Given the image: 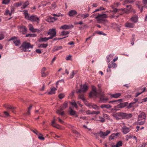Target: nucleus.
Returning a JSON list of instances; mask_svg holds the SVG:
<instances>
[{
	"label": "nucleus",
	"mask_w": 147,
	"mask_h": 147,
	"mask_svg": "<svg viewBox=\"0 0 147 147\" xmlns=\"http://www.w3.org/2000/svg\"><path fill=\"white\" fill-rule=\"evenodd\" d=\"M99 97L100 101L101 103H106L109 100L107 97H105L104 94H102L98 92L96 88L92 86V98L93 97Z\"/></svg>",
	"instance_id": "1"
},
{
	"label": "nucleus",
	"mask_w": 147,
	"mask_h": 147,
	"mask_svg": "<svg viewBox=\"0 0 147 147\" xmlns=\"http://www.w3.org/2000/svg\"><path fill=\"white\" fill-rule=\"evenodd\" d=\"M23 11V14L26 19L32 22H36L37 23H39L40 18L38 17L36 15H32L30 16L28 13V11L27 10H24Z\"/></svg>",
	"instance_id": "2"
},
{
	"label": "nucleus",
	"mask_w": 147,
	"mask_h": 147,
	"mask_svg": "<svg viewBox=\"0 0 147 147\" xmlns=\"http://www.w3.org/2000/svg\"><path fill=\"white\" fill-rule=\"evenodd\" d=\"M33 46L31 45L30 43L24 42H23L22 45L20 47V48L22 51L25 52L27 51V50L29 48H32Z\"/></svg>",
	"instance_id": "3"
},
{
	"label": "nucleus",
	"mask_w": 147,
	"mask_h": 147,
	"mask_svg": "<svg viewBox=\"0 0 147 147\" xmlns=\"http://www.w3.org/2000/svg\"><path fill=\"white\" fill-rule=\"evenodd\" d=\"M107 17V15L106 14H99L98 13V15L95 17L94 18L98 19L99 21H105V19Z\"/></svg>",
	"instance_id": "4"
},
{
	"label": "nucleus",
	"mask_w": 147,
	"mask_h": 147,
	"mask_svg": "<svg viewBox=\"0 0 147 147\" xmlns=\"http://www.w3.org/2000/svg\"><path fill=\"white\" fill-rule=\"evenodd\" d=\"M88 89L87 86L86 84H84L83 86L82 87H81V88L76 90V92L77 93H80L81 92L84 93Z\"/></svg>",
	"instance_id": "5"
},
{
	"label": "nucleus",
	"mask_w": 147,
	"mask_h": 147,
	"mask_svg": "<svg viewBox=\"0 0 147 147\" xmlns=\"http://www.w3.org/2000/svg\"><path fill=\"white\" fill-rule=\"evenodd\" d=\"M100 113V112L98 111H92V119L95 120L96 121H98V115Z\"/></svg>",
	"instance_id": "6"
},
{
	"label": "nucleus",
	"mask_w": 147,
	"mask_h": 147,
	"mask_svg": "<svg viewBox=\"0 0 147 147\" xmlns=\"http://www.w3.org/2000/svg\"><path fill=\"white\" fill-rule=\"evenodd\" d=\"M110 132V131L109 130H107L106 132H102V131H100L98 133L96 134V135L99 134L101 137L104 138L105 136H107Z\"/></svg>",
	"instance_id": "7"
},
{
	"label": "nucleus",
	"mask_w": 147,
	"mask_h": 147,
	"mask_svg": "<svg viewBox=\"0 0 147 147\" xmlns=\"http://www.w3.org/2000/svg\"><path fill=\"white\" fill-rule=\"evenodd\" d=\"M13 40V42L14 43L15 45L17 46L19 45L20 44V41L19 40H17L16 38L14 36L11 38L9 41Z\"/></svg>",
	"instance_id": "8"
},
{
	"label": "nucleus",
	"mask_w": 147,
	"mask_h": 147,
	"mask_svg": "<svg viewBox=\"0 0 147 147\" xmlns=\"http://www.w3.org/2000/svg\"><path fill=\"white\" fill-rule=\"evenodd\" d=\"M89 14L87 13H85L84 14L79 13L76 16V17L80 19H84L88 17Z\"/></svg>",
	"instance_id": "9"
},
{
	"label": "nucleus",
	"mask_w": 147,
	"mask_h": 147,
	"mask_svg": "<svg viewBox=\"0 0 147 147\" xmlns=\"http://www.w3.org/2000/svg\"><path fill=\"white\" fill-rule=\"evenodd\" d=\"M73 27L74 26L72 25H68L65 24L63 26H61L59 28V29H60L66 30L69 29L71 28H73Z\"/></svg>",
	"instance_id": "10"
},
{
	"label": "nucleus",
	"mask_w": 147,
	"mask_h": 147,
	"mask_svg": "<svg viewBox=\"0 0 147 147\" xmlns=\"http://www.w3.org/2000/svg\"><path fill=\"white\" fill-rule=\"evenodd\" d=\"M47 34L49 35L53 36L54 37L56 35V29L55 28L50 29Z\"/></svg>",
	"instance_id": "11"
},
{
	"label": "nucleus",
	"mask_w": 147,
	"mask_h": 147,
	"mask_svg": "<svg viewBox=\"0 0 147 147\" xmlns=\"http://www.w3.org/2000/svg\"><path fill=\"white\" fill-rule=\"evenodd\" d=\"M19 31L22 34H25L26 32L27 29L24 26H21L18 28Z\"/></svg>",
	"instance_id": "12"
},
{
	"label": "nucleus",
	"mask_w": 147,
	"mask_h": 147,
	"mask_svg": "<svg viewBox=\"0 0 147 147\" xmlns=\"http://www.w3.org/2000/svg\"><path fill=\"white\" fill-rule=\"evenodd\" d=\"M131 129L129 127H127L124 126L122 127V131L123 133L125 134L128 133L130 130Z\"/></svg>",
	"instance_id": "13"
},
{
	"label": "nucleus",
	"mask_w": 147,
	"mask_h": 147,
	"mask_svg": "<svg viewBox=\"0 0 147 147\" xmlns=\"http://www.w3.org/2000/svg\"><path fill=\"white\" fill-rule=\"evenodd\" d=\"M77 13V12L75 10H71L69 11L67 13L68 15L70 17H73Z\"/></svg>",
	"instance_id": "14"
},
{
	"label": "nucleus",
	"mask_w": 147,
	"mask_h": 147,
	"mask_svg": "<svg viewBox=\"0 0 147 147\" xmlns=\"http://www.w3.org/2000/svg\"><path fill=\"white\" fill-rule=\"evenodd\" d=\"M117 66V64L113 62V61H111L109 63L108 65V68H115Z\"/></svg>",
	"instance_id": "15"
},
{
	"label": "nucleus",
	"mask_w": 147,
	"mask_h": 147,
	"mask_svg": "<svg viewBox=\"0 0 147 147\" xmlns=\"http://www.w3.org/2000/svg\"><path fill=\"white\" fill-rule=\"evenodd\" d=\"M114 55V54H111L107 56L106 57V60L107 62V63H109L112 59Z\"/></svg>",
	"instance_id": "16"
},
{
	"label": "nucleus",
	"mask_w": 147,
	"mask_h": 147,
	"mask_svg": "<svg viewBox=\"0 0 147 147\" xmlns=\"http://www.w3.org/2000/svg\"><path fill=\"white\" fill-rule=\"evenodd\" d=\"M57 18L49 16L47 17L46 18V20L48 22H53L55 20H57Z\"/></svg>",
	"instance_id": "17"
},
{
	"label": "nucleus",
	"mask_w": 147,
	"mask_h": 147,
	"mask_svg": "<svg viewBox=\"0 0 147 147\" xmlns=\"http://www.w3.org/2000/svg\"><path fill=\"white\" fill-rule=\"evenodd\" d=\"M146 116L144 112H142L140 113L138 116V119L139 120H142L145 119Z\"/></svg>",
	"instance_id": "18"
},
{
	"label": "nucleus",
	"mask_w": 147,
	"mask_h": 147,
	"mask_svg": "<svg viewBox=\"0 0 147 147\" xmlns=\"http://www.w3.org/2000/svg\"><path fill=\"white\" fill-rule=\"evenodd\" d=\"M112 115L117 120H119L121 119V117H120V112L116 113H113L112 114Z\"/></svg>",
	"instance_id": "19"
},
{
	"label": "nucleus",
	"mask_w": 147,
	"mask_h": 147,
	"mask_svg": "<svg viewBox=\"0 0 147 147\" xmlns=\"http://www.w3.org/2000/svg\"><path fill=\"white\" fill-rule=\"evenodd\" d=\"M29 2L28 1H26L24 3L22 2V6L21 7V9H23L25 8L29 5Z\"/></svg>",
	"instance_id": "20"
},
{
	"label": "nucleus",
	"mask_w": 147,
	"mask_h": 147,
	"mask_svg": "<svg viewBox=\"0 0 147 147\" xmlns=\"http://www.w3.org/2000/svg\"><path fill=\"white\" fill-rule=\"evenodd\" d=\"M67 107V102H65L63 105H61L60 107V109L61 110H63Z\"/></svg>",
	"instance_id": "21"
},
{
	"label": "nucleus",
	"mask_w": 147,
	"mask_h": 147,
	"mask_svg": "<svg viewBox=\"0 0 147 147\" xmlns=\"http://www.w3.org/2000/svg\"><path fill=\"white\" fill-rule=\"evenodd\" d=\"M134 24L132 23L127 22L125 24V26L126 27L133 28L134 27Z\"/></svg>",
	"instance_id": "22"
},
{
	"label": "nucleus",
	"mask_w": 147,
	"mask_h": 147,
	"mask_svg": "<svg viewBox=\"0 0 147 147\" xmlns=\"http://www.w3.org/2000/svg\"><path fill=\"white\" fill-rule=\"evenodd\" d=\"M131 20L134 22H137L138 21V16L137 15H135L131 18Z\"/></svg>",
	"instance_id": "23"
},
{
	"label": "nucleus",
	"mask_w": 147,
	"mask_h": 147,
	"mask_svg": "<svg viewBox=\"0 0 147 147\" xmlns=\"http://www.w3.org/2000/svg\"><path fill=\"white\" fill-rule=\"evenodd\" d=\"M110 95L112 98H117L121 96V94L120 93H117L113 94H110Z\"/></svg>",
	"instance_id": "24"
},
{
	"label": "nucleus",
	"mask_w": 147,
	"mask_h": 147,
	"mask_svg": "<svg viewBox=\"0 0 147 147\" xmlns=\"http://www.w3.org/2000/svg\"><path fill=\"white\" fill-rule=\"evenodd\" d=\"M119 134V133H118L112 134L111 136H109V140H111L116 138L117 137Z\"/></svg>",
	"instance_id": "25"
},
{
	"label": "nucleus",
	"mask_w": 147,
	"mask_h": 147,
	"mask_svg": "<svg viewBox=\"0 0 147 147\" xmlns=\"http://www.w3.org/2000/svg\"><path fill=\"white\" fill-rule=\"evenodd\" d=\"M70 109V114L71 115H75L76 117H78V115L76 114V112L74 111L71 107H69Z\"/></svg>",
	"instance_id": "26"
},
{
	"label": "nucleus",
	"mask_w": 147,
	"mask_h": 147,
	"mask_svg": "<svg viewBox=\"0 0 147 147\" xmlns=\"http://www.w3.org/2000/svg\"><path fill=\"white\" fill-rule=\"evenodd\" d=\"M127 104V102H123L120 103L117 105L118 108H122L125 107Z\"/></svg>",
	"instance_id": "27"
},
{
	"label": "nucleus",
	"mask_w": 147,
	"mask_h": 147,
	"mask_svg": "<svg viewBox=\"0 0 147 147\" xmlns=\"http://www.w3.org/2000/svg\"><path fill=\"white\" fill-rule=\"evenodd\" d=\"M100 107L102 108H106L107 109H108L111 108L112 106L109 104H102L101 105Z\"/></svg>",
	"instance_id": "28"
},
{
	"label": "nucleus",
	"mask_w": 147,
	"mask_h": 147,
	"mask_svg": "<svg viewBox=\"0 0 147 147\" xmlns=\"http://www.w3.org/2000/svg\"><path fill=\"white\" fill-rule=\"evenodd\" d=\"M29 30L30 31L33 32H35L37 31V29H34L32 24L29 25Z\"/></svg>",
	"instance_id": "29"
},
{
	"label": "nucleus",
	"mask_w": 147,
	"mask_h": 147,
	"mask_svg": "<svg viewBox=\"0 0 147 147\" xmlns=\"http://www.w3.org/2000/svg\"><path fill=\"white\" fill-rule=\"evenodd\" d=\"M56 89L55 87H53L52 88L50 91L48 92V94H52L55 93V91Z\"/></svg>",
	"instance_id": "30"
},
{
	"label": "nucleus",
	"mask_w": 147,
	"mask_h": 147,
	"mask_svg": "<svg viewBox=\"0 0 147 147\" xmlns=\"http://www.w3.org/2000/svg\"><path fill=\"white\" fill-rule=\"evenodd\" d=\"M78 98L81 99L83 101L85 99L84 94H81V93L78 95Z\"/></svg>",
	"instance_id": "31"
},
{
	"label": "nucleus",
	"mask_w": 147,
	"mask_h": 147,
	"mask_svg": "<svg viewBox=\"0 0 147 147\" xmlns=\"http://www.w3.org/2000/svg\"><path fill=\"white\" fill-rule=\"evenodd\" d=\"M69 32L68 31H63L61 33V35L62 36H66V37L68 36V35L69 34Z\"/></svg>",
	"instance_id": "32"
},
{
	"label": "nucleus",
	"mask_w": 147,
	"mask_h": 147,
	"mask_svg": "<svg viewBox=\"0 0 147 147\" xmlns=\"http://www.w3.org/2000/svg\"><path fill=\"white\" fill-rule=\"evenodd\" d=\"M145 122V119L139 120L138 119L137 124L139 125H142Z\"/></svg>",
	"instance_id": "33"
},
{
	"label": "nucleus",
	"mask_w": 147,
	"mask_h": 147,
	"mask_svg": "<svg viewBox=\"0 0 147 147\" xmlns=\"http://www.w3.org/2000/svg\"><path fill=\"white\" fill-rule=\"evenodd\" d=\"M4 15L6 16L9 15V16H11V12L9 10L6 9L5 10Z\"/></svg>",
	"instance_id": "34"
},
{
	"label": "nucleus",
	"mask_w": 147,
	"mask_h": 147,
	"mask_svg": "<svg viewBox=\"0 0 147 147\" xmlns=\"http://www.w3.org/2000/svg\"><path fill=\"white\" fill-rule=\"evenodd\" d=\"M4 106L7 109L11 110L14 109L15 108L13 106H12L10 105H4Z\"/></svg>",
	"instance_id": "35"
},
{
	"label": "nucleus",
	"mask_w": 147,
	"mask_h": 147,
	"mask_svg": "<svg viewBox=\"0 0 147 147\" xmlns=\"http://www.w3.org/2000/svg\"><path fill=\"white\" fill-rule=\"evenodd\" d=\"M130 7V10H129L130 12H132L134 14L136 12L135 10L132 8L131 5H127L126 6L127 7Z\"/></svg>",
	"instance_id": "36"
},
{
	"label": "nucleus",
	"mask_w": 147,
	"mask_h": 147,
	"mask_svg": "<svg viewBox=\"0 0 147 147\" xmlns=\"http://www.w3.org/2000/svg\"><path fill=\"white\" fill-rule=\"evenodd\" d=\"M22 2H18L15 3L13 5L14 6L17 7H18L22 5Z\"/></svg>",
	"instance_id": "37"
},
{
	"label": "nucleus",
	"mask_w": 147,
	"mask_h": 147,
	"mask_svg": "<svg viewBox=\"0 0 147 147\" xmlns=\"http://www.w3.org/2000/svg\"><path fill=\"white\" fill-rule=\"evenodd\" d=\"M48 46V44H40L38 46V47H39L46 48Z\"/></svg>",
	"instance_id": "38"
},
{
	"label": "nucleus",
	"mask_w": 147,
	"mask_h": 147,
	"mask_svg": "<svg viewBox=\"0 0 147 147\" xmlns=\"http://www.w3.org/2000/svg\"><path fill=\"white\" fill-rule=\"evenodd\" d=\"M132 116V115L131 113H125V119H128L131 117Z\"/></svg>",
	"instance_id": "39"
},
{
	"label": "nucleus",
	"mask_w": 147,
	"mask_h": 147,
	"mask_svg": "<svg viewBox=\"0 0 147 147\" xmlns=\"http://www.w3.org/2000/svg\"><path fill=\"white\" fill-rule=\"evenodd\" d=\"M47 41V37H45L44 38H40L39 39V42H45Z\"/></svg>",
	"instance_id": "40"
},
{
	"label": "nucleus",
	"mask_w": 147,
	"mask_h": 147,
	"mask_svg": "<svg viewBox=\"0 0 147 147\" xmlns=\"http://www.w3.org/2000/svg\"><path fill=\"white\" fill-rule=\"evenodd\" d=\"M83 102L84 103V104L86 105H87L88 107H91L92 106L87 101L86 99H85L84 101H83Z\"/></svg>",
	"instance_id": "41"
},
{
	"label": "nucleus",
	"mask_w": 147,
	"mask_h": 147,
	"mask_svg": "<svg viewBox=\"0 0 147 147\" xmlns=\"http://www.w3.org/2000/svg\"><path fill=\"white\" fill-rule=\"evenodd\" d=\"M105 8H104L102 7H100L96 9L95 10L92 11V13H94L100 10H105Z\"/></svg>",
	"instance_id": "42"
},
{
	"label": "nucleus",
	"mask_w": 147,
	"mask_h": 147,
	"mask_svg": "<svg viewBox=\"0 0 147 147\" xmlns=\"http://www.w3.org/2000/svg\"><path fill=\"white\" fill-rule=\"evenodd\" d=\"M5 35L4 33L0 32V40H2L4 38Z\"/></svg>",
	"instance_id": "43"
},
{
	"label": "nucleus",
	"mask_w": 147,
	"mask_h": 147,
	"mask_svg": "<svg viewBox=\"0 0 147 147\" xmlns=\"http://www.w3.org/2000/svg\"><path fill=\"white\" fill-rule=\"evenodd\" d=\"M120 117L121 119H125V113L120 112Z\"/></svg>",
	"instance_id": "44"
},
{
	"label": "nucleus",
	"mask_w": 147,
	"mask_h": 147,
	"mask_svg": "<svg viewBox=\"0 0 147 147\" xmlns=\"http://www.w3.org/2000/svg\"><path fill=\"white\" fill-rule=\"evenodd\" d=\"M135 0H125V2L126 3H131L134 2Z\"/></svg>",
	"instance_id": "45"
},
{
	"label": "nucleus",
	"mask_w": 147,
	"mask_h": 147,
	"mask_svg": "<svg viewBox=\"0 0 147 147\" xmlns=\"http://www.w3.org/2000/svg\"><path fill=\"white\" fill-rule=\"evenodd\" d=\"M10 0H3L2 2V4H8L10 2Z\"/></svg>",
	"instance_id": "46"
},
{
	"label": "nucleus",
	"mask_w": 147,
	"mask_h": 147,
	"mask_svg": "<svg viewBox=\"0 0 147 147\" xmlns=\"http://www.w3.org/2000/svg\"><path fill=\"white\" fill-rule=\"evenodd\" d=\"M63 47L61 46H56L54 47V49L55 51H57L58 50H60L61 49H62Z\"/></svg>",
	"instance_id": "47"
},
{
	"label": "nucleus",
	"mask_w": 147,
	"mask_h": 147,
	"mask_svg": "<svg viewBox=\"0 0 147 147\" xmlns=\"http://www.w3.org/2000/svg\"><path fill=\"white\" fill-rule=\"evenodd\" d=\"M99 117V120L98 121H100L101 122L103 123L105 122V120L104 119V118H103L102 117H100V116L99 117Z\"/></svg>",
	"instance_id": "48"
},
{
	"label": "nucleus",
	"mask_w": 147,
	"mask_h": 147,
	"mask_svg": "<svg viewBox=\"0 0 147 147\" xmlns=\"http://www.w3.org/2000/svg\"><path fill=\"white\" fill-rule=\"evenodd\" d=\"M103 116L104 119L105 118L106 119H108L109 120L110 119L109 118L108 115L106 114L103 113Z\"/></svg>",
	"instance_id": "49"
},
{
	"label": "nucleus",
	"mask_w": 147,
	"mask_h": 147,
	"mask_svg": "<svg viewBox=\"0 0 147 147\" xmlns=\"http://www.w3.org/2000/svg\"><path fill=\"white\" fill-rule=\"evenodd\" d=\"M71 104L73 106H74L76 108H77L78 107L77 105V104L75 101H73L71 103Z\"/></svg>",
	"instance_id": "50"
},
{
	"label": "nucleus",
	"mask_w": 147,
	"mask_h": 147,
	"mask_svg": "<svg viewBox=\"0 0 147 147\" xmlns=\"http://www.w3.org/2000/svg\"><path fill=\"white\" fill-rule=\"evenodd\" d=\"M55 119L54 118V120L52 121V125L53 126L57 127L56 126L57 125H55Z\"/></svg>",
	"instance_id": "51"
},
{
	"label": "nucleus",
	"mask_w": 147,
	"mask_h": 147,
	"mask_svg": "<svg viewBox=\"0 0 147 147\" xmlns=\"http://www.w3.org/2000/svg\"><path fill=\"white\" fill-rule=\"evenodd\" d=\"M122 143L121 141L118 142L116 144V146H117L118 147H119V146H122Z\"/></svg>",
	"instance_id": "52"
},
{
	"label": "nucleus",
	"mask_w": 147,
	"mask_h": 147,
	"mask_svg": "<svg viewBox=\"0 0 147 147\" xmlns=\"http://www.w3.org/2000/svg\"><path fill=\"white\" fill-rule=\"evenodd\" d=\"M38 138L40 140H43L45 139L44 138L42 134L41 135H38Z\"/></svg>",
	"instance_id": "53"
},
{
	"label": "nucleus",
	"mask_w": 147,
	"mask_h": 147,
	"mask_svg": "<svg viewBox=\"0 0 147 147\" xmlns=\"http://www.w3.org/2000/svg\"><path fill=\"white\" fill-rule=\"evenodd\" d=\"M36 35L34 34H27L26 36V37H28L29 36L30 37H35L36 36Z\"/></svg>",
	"instance_id": "54"
},
{
	"label": "nucleus",
	"mask_w": 147,
	"mask_h": 147,
	"mask_svg": "<svg viewBox=\"0 0 147 147\" xmlns=\"http://www.w3.org/2000/svg\"><path fill=\"white\" fill-rule=\"evenodd\" d=\"M33 132L38 136V135H41V134L39 133L36 130H33Z\"/></svg>",
	"instance_id": "55"
},
{
	"label": "nucleus",
	"mask_w": 147,
	"mask_h": 147,
	"mask_svg": "<svg viewBox=\"0 0 147 147\" xmlns=\"http://www.w3.org/2000/svg\"><path fill=\"white\" fill-rule=\"evenodd\" d=\"M121 101V99H119V100H112V101H110L109 102V103H113V102H119V101Z\"/></svg>",
	"instance_id": "56"
},
{
	"label": "nucleus",
	"mask_w": 147,
	"mask_h": 147,
	"mask_svg": "<svg viewBox=\"0 0 147 147\" xmlns=\"http://www.w3.org/2000/svg\"><path fill=\"white\" fill-rule=\"evenodd\" d=\"M64 95L62 94H60L59 95V98L61 99H62L64 97Z\"/></svg>",
	"instance_id": "57"
},
{
	"label": "nucleus",
	"mask_w": 147,
	"mask_h": 147,
	"mask_svg": "<svg viewBox=\"0 0 147 147\" xmlns=\"http://www.w3.org/2000/svg\"><path fill=\"white\" fill-rule=\"evenodd\" d=\"M71 55H69L67 56L65 58V59L67 60H70L71 59Z\"/></svg>",
	"instance_id": "58"
},
{
	"label": "nucleus",
	"mask_w": 147,
	"mask_h": 147,
	"mask_svg": "<svg viewBox=\"0 0 147 147\" xmlns=\"http://www.w3.org/2000/svg\"><path fill=\"white\" fill-rule=\"evenodd\" d=\"M99 108L96 105H92V109H98Z\"/></svg>",
	"instance_id": "59"
},
{
	"label": "nucleus",
	"mask_w": 147,
	"mask_h": 147,
	"mask_svg": "<svg viewBox=\"0 0 147 147\" xmlns=\"http://www.w3.org/2000/svg\"><path fill=\"white\" fill-rule=\"evenodd\" d=\"M50 4H51V3L49 2H48L47 3H46L42 4L41 5L42 6L44 7L47 5H50Z\"/></svg>",
	"instance_id": "60"
},
{
	"label": "nucleus",
	"mask_w": 147,
	"mask_h": 147,
	"mask_svg": "<svg viewBox=\"0 0 147 147\" xmlns=\"http://www.w3.org/2000/svg\"><path fill=\"white\" fill-rule=\"evenodd\" d=\"M74 75V71H72V73L70 74V78H72L73 77Z\"/></svg>",
	"instance_id": "61"
},
{
	"label": "nucleus",
	"mask_w": 147,
	"mask_h": 147,
	"mask_svg": "<svg viewBox=\"0 0 147 147\" xmlns=\"http://www.w3.org/2000/svg\"><path fill=\"white\" fill-rule=\"evenodd\" d=\"M36 52L39 54H40L42 53V52L40 49H36Z\"/></svg>",
	"instance_id": "62"
},
{
	"label": "nucleus",
	"mask_w": 147,
	"mask_h": 147,
	"mask_svg": "<svg viewBox=\"0 0 147 147\" xmlns=\"http://www.w3.org/2000/svg\"><path fill=\"white\" fill-rule=\"evenodd\" d=\"M133 104V103H131L130 104H129V105L127 107V108L128 109H129V108H131L132 107V106H133L132 104Z\"/></svg>",
	"instance_id": "63"
},
{
	"label": "nucleus",
	"mask_w": 147,
	"mask_h": 147,
	"mask_svg": "<svg viewBox=\"0 0 147 147\" xmlns=\"http://www.w3.org/2000/svg\"><path fill=\"white\" fill-rule=\"evenodd\" d=\"M143 3L145 6H147V0H143Z\"/></svg>",
	"instance_id": "64"
}]
</instances>
